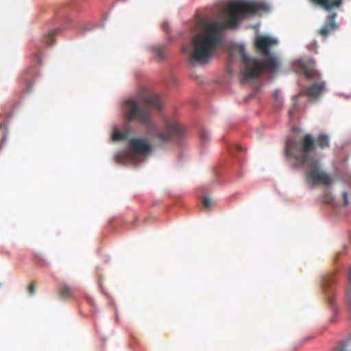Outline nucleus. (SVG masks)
I'll return each mask as SVG.
<instances>
[{
  "mask_svg": "<svg viewBox=\"0 0 351 351\" xmlns=\"http://www.w3.org/2000/svg\"><path fill=\"white\" fill-rule=\"evenodd\" d=\"M337 282V276L335 272H330L326 274L322 279V288L326 293L328 292V288Z\"/></svg>",
  "mask_w": 351,
  "mask_h": 351,
  "instance_id": "12",
  "label": "nucleus"
},
{
  "mask_svg": "<svg viewBox=\"0 0 351 351\" xmlns=\"http://www.w3.org/2000/svg\"><path fill=\"white\" fill-rule=\"evenodd\" d=\"M167 27H168V25H167V24H165H165L163 25V28H164V29H165V31L167 30Z\"/></svg>",
  "mask_w": 351,
  "mask_h": 351,
  "instance_id": "27",
  "label": "nucleus"
},
{
  "mask_svg": "<svg viewBox=\"0 0 351 351\" xmlns=\"http://www.w3.org/2000/svg\"><path fill=\"white\" fill-rule=\"evenodd\" d=\"M185 50H186V47H183V49H182V51H185Z\"/></svg>",
  "mask_w": 351,
  "mask_h": 351,
  "instance_id": "30",
  "label": "nucleus"
},
{
  "mask_svg": "<svg viewBox=\"0 0 351 351\" xmlns=\"http://www.w3.org/2000/svg\"><path fill=\"white\" fill-rule=\"evenodd\" d=\"M152 51L159 60H162L165 56L163 46H154L152 47Z\"/></svg>",
  "mask_w": 351,
  "mask_h": 351,
  "instance_id": "15",
  "label": "nucleus"
},
{
  "mask_svg": "<svg viewBox=\"0 0 351 351\" xmlns=\"http://www.w3.org/2000/svg\"><path fill=\"white\" fill-rule=\"evenodd\" d=\"M315 149L317 147L321 149H325L330 147V137L326 134H319L317 137L314 139Z\"/></svg>",
  "mask_w": 351,
  "mask_h": 351,
  "instance_id": "10",
  "label": "nucleus"
},
{
  "mask_svg": "<svg viewBox=\"0 0 351 351\" xmlns=\"http://www.w3.org/2000/svg\"><path fill=\"white\" fill-rule=\"evenodd\" d=\"M269 5L262 1H233L221 13L219 19L211 22L199 19V32L192 37V63H206L210 60L222 41V33L228 28H237L238 22L247 14L268 11Z\"/></svg>",
  "mask_w": 351,
  "mask_h": 351,
  "instance_id": "1",
  "label": "nucleus"
},
{
  "mask_svg": "<svg viewBox=\"0 0 351 351\" xmlns=\"http://www.w3.org/2000/svg\"><path fill=\"white\" fill-rule=\"evenodd\" d=\"M212 199L209 197H204L202 200V205L205 208L209 209L212 206Z\"/></svg>",
  "mask_w": 351,
  "mask_h": 351,
  "instance_id": "17",
  "label": "nucleus"
},
{
  "mask_svg": "<svg viewBox=\"0 0 351 351\" xmlns=\"http://www.w3.org/2000/svg\"><path fill=\"white\" fill-rule=\"evenodd\" d=\"M57 32L58 29H53L44 36V41L45 42L46 45H51L53 44L55 40L54 36Z\"/></svg>",
  "mask_w": 351,
  "mask_h": 351,
  "instance_id": "14",
  "label": "nucleus"
},
{
  "mask_svg": "<svg viewBox=\"0 0 351 351\" xmlns=\"http://www.w3.org/2000/svg\"><path fill=\"white\" fill-rule=\"evenodd\" d=\"M295 106L293 108V109H291L289 112V114L291 115L292 112H293V110L294 109Z\"/></svg>",
  "mask_w": 351,
  "mask_h": 351,
  "instance_id": "29",
  "label": "nucleus"
},
{
  "mask_svg": "<svg viewBox=\"0 0 351 351\" xmlns=\"http://www.w3.org/2000/svg\"><path fill=\"white\" fill-rule=\"evenodd\" d=\"M136 99H129L123 104L124 114L128 123L136 120L145 126L148 134L159 145H163L171 140L180 141L184 136V129L174 119H164V131L157 132L156 125L151 119L150 108L160 110L162 104L159 96L147 88H140L136 93Z\"/></svg>",
  "mask_w": 351,
  "mask_h": 351,
  "instance_id": "2",
  "label": "nucleus"
},
{
  "mask_svg": "<svg viewBox=\"0 0 351 351\" xmlns=\"http://www.w3.org/2000/svg\"><path fill=\"white\" fill-rule=\"evenodd\" d=\"M27 291L31 295H32L35 293L36 287H35V285L34 282H31L29 284V285L27 287Z\"/></svg>",
  "mask_w": 351,
  "mask_h": 351,
  "instance_id": "19",
  "label": "nucleus"
},
{
  "mask_svg": "<svg viewBox=\"0 0 351 351\" xmlns=\"http://www.w3.org/2000/svg\"><path fill=\"white\" fill-rule=\"evenodd\" d=\"M128 157H129L128 154L123 152H121L117 154V162H120L121 161L122 158H128Z\"/></svg>",
  "mask_w": 351,
  "mask_h": 351,
  "instance_id": "18",
  "label": "nucleus"
},
{
  "mask_svg": "<svg viewBox=\"0 0 351 351\" xmlns=\"http://www.w3.org/2000/svg\"><path fill=\"white\" fill-rule=\"evenodd\" d=\"M326 90L324 82H315L304 90V93L311 99H317Z\"/></svg>",
  "mask_w": 351,
  "mask_h": 351,
  "instance_id": "8",
  "label": "nucleus"
},
{
  "mask_svg": "<svg viewBox=\"0 0 351 351\" xmlns=\"http://www.w3.org/2000/svg\"><path fill=\"white\" fill-rule=\"evenodd\" d=\"M315 61L312 59L300 60L296 64V69L308 80H318L319 74L314 70Z\"/></svg>",
  "mask_w": 351,
  "mask_h": 351,
  "instance_id": "5",
  "label": "nucleus"
},
{
  "mask_svg": "<svg viewBox=\"0 0 351 351\" xmlns=\"http://www.w3.org/2000/svg\"><path fill=\"white\" fill-rule=\"evenodd\" d=\"M337 14L330 12L326 19V23L317 30V34L324 38H326L330 34L335 32L338 28V25L335 22Z\"/></svg>",
  "mask_w": 351,
  "mask_h": 351,
  "instance_id": "7",
  "label": "nucleus"
},
{
  "mask_svg": "<svg viewBox=\"0 0 351 351\" xmlns=\"http://www.w3.org/2000/svg\"><path fill=\"white\" fill-rule=\"evenodd\" d=\"M236 149H237V150L238 152H241V151H242V150H243V148H242V147H241V145H237V146H236Z\"/></svg>",
  "mask_w": 351,
  "mask_h": 351,
  "instance_id": "22",
  "label": "nucleus"
},
{
  "mask_svg": "<svg viewBox=\"0 0 351 351\" xmlns=\"http://www.w3.org/2000/svg\"><path fill=\"white\" fill-rule=\"evenodd\" d=\"M128 144L130 149L136 154H147L152 151L151 145L146 138H131Z\"/></svg>",
  "mask_w": 351,
  "mask_h": 351,
  "instance_id": "6",
  "label": "nucleus"
},
{
  "mask_svg": "<svg viewBox=\"0 0 351 351\" xmlns=\"http://www.w3.org/2000/svg\"><path fill=\"white\" fill-rule=\"evenodd\" d=\"M333 300H334V299H333V298H332V297H331V296H329V297H328V302H329L330 304H332Z\"/></svg>",
  "mask_w": 351,
  "mask_h": 351,
  "instance_id": "23",
  "label": "nucleus"
},
{
  "mask_svg": "<svg viewBox=\"0 0 351 351\" xmlns=\"http://www.w3.org/2000/svg\"><path fill=\"white\" fill-rule=\"evenodd\" d=\"M131 130L129 128H125L123 132L115 128L112 135V139L115 141L126 140Z\"/></svg>",
  "mask_w": 351,
  "mask_h": 351,
  "instance_id": "13",
  "label": "nucleus"
},
{
  "mask_svg": "<svg viewBox=\"0 0 351 351\" xmlns=\"http://www.w3.org/2000/svg\"><path fill=\"white\" fill-rule=\"evenodd\" d=\"M199 138L202 142H206L209 140L210 134L206 130H202L199 133Z\"/></svg>",
  "mask_w": 351,
  "mask_h": 351,
  "instance_id": "16",
  "label": "nucleus"
},
{
  "mask_svg": "<svg viewBox=\"0 0 351 351\" xmlns=\"http://www.w3.org/2000/svg\"><path fill=\"white\" fill-rule=\"evenodd\" d=\"M277 40L267 36H257L255 39V46L259 54L265 57L263 60L250 58L245 53V49L241 47L239 53L245 66L243 73L242 82L255 79L264 71L276 73L280 67L278 57L270 51V48L277 44Z\"/></svg>",
  "mask_w": 351,
  "mask_h": 351,
  "instance_id": "4",
  "label": "nucleus"
},
{
  "mask_svg": "<svg viewBox=\"0 0 351 351\" xmlns=\"http://www.w3.org/2000/svg\"><path fill=\"white\" fill-rule=\"evenodd\" d=\"M315 151L312 135L307 134L298 141L289 137L286 142L285 153L287 158L294 160L295 167H306L305 173L306 182L312 186H330L332 178L320 167L319 160L311 156Z\"/></svg>",
  "mask_w": 351,
  "mask_h": 351,
  "instance_id": "3",
  "label": "nucleus"
},
{
  "mask_svg": "<svg viewBox=\"0 0 351 351\" xmlns=\"http://www.w3.org/2000/svg\"><path fill=\"white\" fill-rule=\"evenodd\" d=\"M278 95H279V91L275 90L273 93V97L275 98V99H276V100L278 99Z\"/></svg>",
  "mask_w": 351,
  "mask_h": 351,
  "instance_id": "21",
  "label": "nucleus"
},
{
  "mask_svg": "<svg viewBox=\"0 0 351 351\" xmlns=\"http://www.w3.org/2000/svg\"><path fill=\"white\" fill-rule=\"evenodd\" d=\"M296 103H297V100H295V104H294V106H295V105H296Z\"/></svg>",
  "mask_w": 351,
  "mask_h": 351,
  "instance_id": "31",
  "label": "nucleus"
},
{
  "mask_svg": "<svg viewBox=\"0 0 351 351\" xmlns=\"http://www.w3.org/2000/svg\"><path fill=\"white\" fill-rule=\"evenodd\" d=\"M74 288L66 283H62L58 291L59 297L62 299H68L73 296Z\"/></svg>",
  "mask_w": 351,
  "mask_h": 351,
  "instance_id": "11",
  "label": "nucleus"
},
{
  "mask_svg": "<svg viewBox=\"0 0 351 351\" xmlns=\"http://www.w3.org/2000/svg\"><path fill=\"white\" fill-rule=\"evenodd\" d=\"M343 199V206H346L349 204L348 193L346 191H343L342 193Z\"/></svg>",
  "mask_w": 351,
  "mask_h": 351,
  "instance_id": "20",
  "label": "nucleus"
},
{
  "mask_svg": "<svg viewBox=\"0 0 351 351\" xmlns=\"http://www.w3.org/2000/svg\"><path fill=\"white\" fill-rule=\"evenodd\" d=\"M310 1L314 5L321 6L327 11L339 8L342 4V0H310Z\"/></svg>",
  "mask_w": 351,
  "mask_h": 351,
  "instance_id": "9",
  "label": "nucleus"
},
{
  "mask_svg": "<svg viewBox=\"0 0 351 351\" xmlns=\"http://www.w3.org/2000/svg\"><path fill=\"white\" fill-rule=\"evenodd\" d=\"M36 62L38 64H40V58L38 55H36Z\"/></svg>",
  "mask_w": 351,
  "mask_h": 351,
  "instance_id": "24",
  "label": "nucleus"
},
{
  "mask_svg": "<svg viewBox=\"0 0 351 351\" xmlns=\"http://www.w3.org/2000/svg\"><path fill=\"white\" fill-rule=\"evenodd\" d=\"M2 253H3L4 254H7V255H9L10 254V252L8 251V250H3Z\"/></svg>",
  "mask_w": 351,
  "mask_h": 351,
  "instance_id": "25",
  "label": "nucleus"
},
{
  "mask_svg": "<svg viewBox=\"0 0 351 351\" xmlns=\"http://www.w3.org/2000/svg\"><path fill=\"white\" fill-rule=\"evenodd\" d=\"M317 47V43L316 41L313 42V48L316 49Z\"/></svg>",
  "mask_w": 351,
  "mask_h": 351,
  "instance_id": "26",
  "label": "nucleus"
},
{
  "mask_svg": "<svg viewBox=\"0 0 351 351\" xmlns=\"http://www.w3.org/2000/svg\"><path fill=\"white\" fill-rule=\"evenodd\" d=\"M232 57V53H230V54L229 55V58H228V62H229L231 61Z\"/></svg>",
  "mask_w": 351,
  "mask_h": 351,
  "instance_id": "28",
  "label": "nucleus"
}]
</instances>
